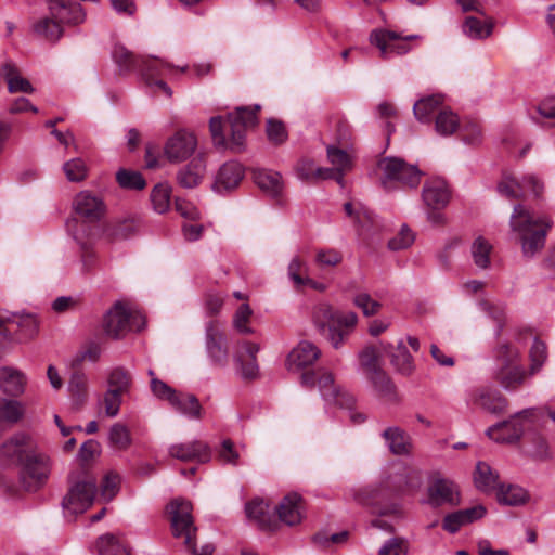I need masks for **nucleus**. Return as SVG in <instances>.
<instances>
[{"label":"nucleus","instance_id":"1","mask_svg":"<svg viewBox=\"0 0 555 555\" xmlns=\"http://www.w3.org/2000/svg\"><path fill=\"white\" fill-rule=\"evenodd\" d=\"M552 221L543 216H535L525 205L514 206L509 218L511 231L517 236L525 258H533L545 246V240Z\"/></svg>","mask_w":555,"mask_h":555},{"label":"nucleus","instance_id":"2","mask_svg":"<svg viewBox=\"0 0 555 555\" xmlns=\"http://www.w3.org/2000/svg\"><path fill=\"white\" fill-rule=\"evenodd\" d=\"M260 106L237 107L234 112L228 114L230 125V139L223 131L224 122L222 117H211L209 120V130L214 144L218 147L228 149L233 153H240L245 147V138L247 130L254 128L258 122L257 112Z\"/></svg>","mask_w":555,"mask_h":555},{"label":"nucleus","instance_id":"3","mask_svg":"<svg viewBox=\"0 0 555 555\" xmlns=\"http://www.w3.org/2000/svg\"><path fill=\"white\" fill-rule=\"evenodd\" d=\"M311 320L317 331L333 348L339 349L353 332L358 315L353 311L343 312L330 304L320 302L313 307Z\"/></svg>","mask_w":555,"mask_h":555},{"label":"nucleus","instance_id":"4","mask_svg":"<svg viewBox=\"0 0 555 555\" xmlns=\"http://www.w3.org/2000/svg\"><path fill=\"white\" fill-rule=\"evenodd\" d=\"M171 530L175 538H184L185 547L193 555H212L215 546L210 543L197 550L195 534L197 528L194 526L192 516V504L183 499H176L168 505Z\"/></svg>","mask_w":555,"mask_h":555},{"label":"nucleus","instance_id":"5","mask_svg":"<svg viewBox=\"0 0 555 555\" xmlns=\"http://www.w3.org/2000/svg\"><path fill=\"white\" fill-rule=\"evenodd\" d=\"M377 166L382 173L380 182L385 189L416 188L421 182V170L403 158L387 156L382 158Z\"/></svg>","mask_w":555,"mask_h":555},{"label":"nucleus","instance_id":"6","mask_svg":"<svg viewBox=\"0 0 555 555\" xmlns=\"http://www.w3.org/2000/svg\"><path fill=\"white\" fill-rule=\"evenodd\" d=\"M144 324V317L139 311L120 301L115 302L103 319V330L113 339H119L130 331H141Z\"/></svg>","mask_w":555,"mask_h":555},{"label":"nucleus","instance_id":"7","mask_svg":"<svg viewBox=\"0 0 555 555\" xmlns=\"http://www.w3.org/2000/svg\"><path fill=\"white\" fill-rule=\"evenodd\" d=\"M300 382L306 387L318 384L322 398L340 408H350L356 402V398L346 389L337 386L333 374L324 369L302 373Z\"/></svg>","mask_w":555,"mask_h":555},{"label":"nucleus","instance_id":"8","mask_svg":"<svg viewBox=\"0 0 555 555\" xmlns=\"http://www.w3.org/2000/svg\"><path fill=\"white\" fill-rule=\"evenodd\" d=\"M18 467V481L22 488L28 492H36L49 480L52 460L48 454L36 450Z\"/></svg>","mask_w":555,"mask_h":555},{"label":"nucleus","instance_id":"9","mask_svg":"<svg viewBox=\"0 0 555 555\" xmlns=\"http://www.w3.org/2000/svg\"><path fill=\"white\" fill-rule=\"evenodd\" d=\"M461 502L457 485L440 474H434L429 477L425 491V496L420 501L423 505L431 508L441 506H456Z\"/></svg>","mask_w":555,"mask_h":555},{"label":"nucleus","instance_id":"10","mask_svg":"<svg viewBox=\"0 0 555 555\" xmlns=\"http://www.w3.org/2000/svg\"><path fill=\"white\" fill-rule=\"evenodd\" d=\"M96 493L94 480H82L73 485L62 500L64 516L74 519L85 513L92 504Z\"/></svg>","mask_w":555,"mask_h":555},{"label":"nucleus","instance_id":"11","mask_svg":"<svg viewBox=\"0 0 555 555\" xmlns=\"http://www.w3.org/2000/svg\"><path fill=\"white\" fill-rule=\"evenodd\" d=\"M360 365L374 387L383 396H391L395 386L390 377L380 367L378 362V352L375 347L366 346L359 353Z\"/></svg>","mask_w":555,"mask_h":555},{"label":"nucleus","instance_id":"12","mask_svg":"<svg viewBox=\"0 0 555 555\" xmlns=\"http://www.w3.org/2000/svg\"><path fill=\"white\" fill-rule=\"evenodd\" d=\"M37 450V443L25 431H17L0 444V462L20 466Z\"/></svg>","mask_w":555,"mask_h":555},{"label":"nucleus","instance_id":"13","mask_svg":"<svg viewBox=\"0 0 555 555\" xmlns=\"http://www.w3.org/2000/svg\"><path fill=\"white\" fill-rule=\"evenodd\" d=\"M498 192L511 201L521 198L527 192L539 196L543 192V183L534 175H526L520 181L512 175H505L498 183Z\"/></svg>","mask_w":555,"mask_h":555},{"label":"nucleus","instance_id":"14","mask_svg":"<svg viewBox=\"0 0 555 555\" xmlns=\"http://www.w3.org/2000/svg\"><path fill=\"white\" fill-rule=\"evenodd\" d=\"M417 37L416 35L402 37L396 31L379 29L371 34L370 40L379 49L380 55L387 59L391 55L408 53L411 49L409 41Z\"/></svg>","mask_w":555,"mask_h":555},{"label":"nucleus","instance_id":"15","mask_svg":"<svg viewBox=\"0 0 555 555\" xmlns=\"http://www.w3.org/2000/svg\"><path fill=\"white\" fill-rule=\"evenodd\" d=\"M531 413V410L517 412L508 421H504L490 427L487 430V435L496 442H515L521 437L525 430V422Z\"/></svg>","mask_w":555,"mask_h":555},{"label":"nucleus","instance_id":"16","mask_svg":"<svg viewBox=\"0 0 555 555\" xmlns=\"http://www.w3.org/2000/svg\"><path fill=\"white\" fill-rule=\"evenodd\" d=\"M196 150L195 134L186 130H179L167 140L165 155L170 163L178 164L189 159Z\"/></svg>","mask_w":555,"mask_h":555},{"label":"nucleus","instance_id":"17","mask_svg":"<svg viewBox=\"0 0 555 555\" xmlns=\"http://www.w3.org/2000/svg\"><path fill=\"white\" fill-rule=\"evenodd\" d=\"M205 348L212 365L219 367L227 365L229 359L227 337L216 322H209L206 325Z\"/></svg>","mask_w":555,"mask_h":555},{"label":"nucleus","instance_id":"18","mask_svg":"<svg viewBox=\"0 0 555 555\" xmlns=\"http://www.w3.org/2000/svg\"><path fill=\"white\" fill-rule=\"evenodd\" d=\"M260 347L256 343L251 341H240L237 343L233 361L237 373L244 379H254L259 374V366L257 363V353Z\"/></svg>","mask_w":555,"mask_h":555},{"label":"nucleus","instance_id":"19","mask_svg":"<svg viewBox=\"0 0 555 555\" xmlns=\"http://www.w3.org/2000/svg\"><path fill=\"white\" fill-rule=\"evenodd\" d=\"M73 208L79 217L88 222L99 221L106 211L103 199L90 191L79 192L73 201Z\"/></svg>","mask_w":555,"mask_h":555},{"label":"nucleus","instance_id":"20","mask_svg":"<svg viewBox=\"0 0 555 555\" xmlns=\"http://www.w3.org/2000/svg\"><path fill=\"white\" fill-rule=\"evenodd\" d=\"M422 197L427 207L433 210H440L449 204L451 191L443 179L435 178L425 182Z\"/></svg>","mask_w":555,"mask_h":555},{"label":"nucleus","instance_id":"21","mask_svg":"<svg viewBox=\"0 0 555 555\" xmlns=\"http://www.w3.org/2000/svg\"><path fill=\"white\" fill-rule=\"evenodd\" d=\"M319 348L310 341H300L288 353L285 366L288 372L297 373L301 369L309 366L320 357Z\"/></svg>","mask_w":555,"mask_h":555},{"label":"nucleus","instance_id":"22","mask_svg":"<svg viewBox=\"0 0 555 555\" xmlns=\"http://www.w3.org/2000/svg\"><path fill=\"white\" fill-rule=\"evenodd\" d=\"M50 15L54 17L60 25H78L86 18L82 7L73 0H52L49 4Z\"/></svg>","mask_w":555,"mask_h":555},{"label":"nucleus","instance_id":"23","mask_svg":"<svg viewBox=\"0 0 555 555\" xmlns=\"http://www.w3.org/2000/svg\"><path fill=\"white\" fill-rule=\"evenodd\" d=\"M487 508L479 504L469 508L460 509L444 516L442 528L449 533H456L463 526L469 525L476 520L483 518Z\"/></svg>","mask_w":555,"mask_h":555},{"label":"nucleus","instance_id":"24","mask_svg":"<svg viewBox=\"0 0 555 555\" xmlns=\"http://www.w3.org/2000/svg\"><path fill=\"white\" fill-rule=\"evenodd\" d=\"M384 351L388 354L393 370L404 376H410L415 371L413 356L408 350L404 341L401 339L393 347L391 344L383 345Z\"/></svg>","mask_w":555,"mask_h":555},{"label":"nucleus","instance_id":"25","mask_svg":"<svg viewBox=\"0 0 555 555\" xmlns=\"http://www.w3.org/2000/svg\"><path fill=\"white\" fill-rule=\"evenodd\" d=\"M243 166L235 160L224 163L215 179L214 190L218 193L235 189L244 178Z\"/></svg>","mask_w":555,"mask_h":555},{"label":"nucleus","instance_id":"26","mask_svg":"<svg viewBox=\"0 0 555 555\" xmlns=\"http://www.w3.org/2000/svg\"><path fill=\"white\" fill-rule=\"evenodd\" d=\"M385 485L395 492L418 490L422 485V478L418 470L401 465L395 473L387 477Z\"/></svg>","mask_w":555,"mask_h":555},{"label":"nucleus","instance_id":"27","mask_svg":"<svg viewBox=\"0 0 555 555\" xmlns=\"http://www.w3.org/2000/svg\"><path fill=\"white\" fill-rule=\"evenodd\" d=\"M170 456L180 461H198L205 463L210 459L209 447L201 441L194 440L184 443H176L169 448Z\"/></svg>","mask_w":555,"mask_h":555},{"label":"nucleus","instance_id":"28","mask_svg":"<svg viewBox=\"0 0 555 555\" xmlns=\"http://www.w3.org/2000/svg\"><path fill=\"white\" fill-rule=\"evenodd\" d=\"M205 172L206 160L204 155L198 153L177 172V181L182 188L193 189L202 182Z\"/></svg>","mask_w":555,"mask_h":555},{"label":"nucleus","instance_id":"29","mask_svg":"<svg viewBox=\"0 0 555 555\" xmlns=\"http://www.w3.org/2000/svg\"><path fill=\"white\" fill-rule=\"evenodd\" d=\"M302 500L297 493L285 495L275 506L279 519L287 526L298 525L302 519Z\"/></svg>","mask_w":555,"mask_h":555},{"label":"nucleus","instance_id":"30","mask_svg":"<svg viewBox=\"0 0 555 555\" xmlns=\"http://www.w3.org/2000/svg\"><path fill=\"white\" fill-rule=\"evenodd\" d=\"M382 437L392 454L409 455L412 452V439L410 435L399 426L387 427L382 433Z\"/></svg>","mask_w":555,"mask_h":555},{"label":"nucleus","instance_id":"31","mask_svg":"<svg viewBox=\"0 0 555 555\" xmlns=\"http://www.w3.org/2000/svg\"><path fill=\"white\" fill-rule=\"evenodd\" d=\"M26 376L23 372L13 367L0 370V389L10 397H18L25 391Z\"/></svg>","mask_w":555,"mask_h":555},{"label":"nucleus","instance_id":"32","mask_svg":"<svg viewBox=\"0 0 555 555\" xmlns=\"http://www.w3.org/2000/svg\"><path fill=\"white\" fill-rule=\"evenodd\" d=\"M253 179L256 185L269 196L276 197L282 193L283 181L276 171L257 168L253 170Z\"/></svg>","mask_w":555,"mask_h":555},{"label":"nucleus","instance_id":"33","mask_svg":"<svg viewBox=\"0 0 555 555\" xmlns=\"http://www.w3.org/2000/svg\"><path fill=\"white\" fill-rule=\"evenodd\" d=\"M175 65L159 57L149 55L140 59V73L147 86L167 73H171Z\"/></svg>","mask_w":555,"mask_h":555},{"label":"nucleus","instance_id":"34","mask_svg":"<svg viewBox=\"0 0 555 555\" xmlns=\"http://www.w3.org/2000/svg\"><path fill=\"white\" fill-rule=\"evenodd\" d=\"M25 414V406L21 401L0 398V436L13 425L17 424Z\"/></svg>","mask_w":555,"mask_h":555},{"label":"nucleus","instance_id":"35","mask_svg":"<svg viewBox=\"0 0 555 555\" xmlns=\"http://www.w3.org/2000/svg\"><path fill=\"white\" fill-rule=\"evenodd\" d=\"M169 404L175 411L190 420H201L203 416V408L198 399L192 393L177 391Z\"/></svg>","mask_w":555,"mask_h":555},{"label":"nucleus","instance_id":"36","mask_svg":"<svg viewBox=\"0 0 555 555\" xmlns=\"http://www.w3.org/2000/svg\"><path fill=\"white\" fill-rule=\"evenodd\" d=\"M496 500L501 505L517 507L527 504L530 500V494L518 485L501 483L496 490Z\"/></svg>","mask_w":555,"mask_h":555},{"label":"nucleus","instance_id":"37","mask_svg":"<svg viewBox=\"0 0 555 555\" xmlns=\"http://www.w3.org/2000/svg\"><path fill=\"white\" fill-rule=\"evenodd\" d=\"M529 372L527 373L525 369L519 365L499 367L495 373L496 380L501 384V386L506 390H514L526 380Z\"/></svg>","mask_w":555,"mask_h":555},{"label":"nucleus","instance_id":"38","mask_svg":"<svg viewBox=\"0 0 555 555\" xmlns=\"http://www.w3.org/2000/svg\"><path fill=\"white\" fill-rule=\"evenodd\" d=\"M474 482L476 488L485 493L498 490L499 474L494 472L489 464L478 462L474 474Z\"/></svg>","mask_w":555,"mask_h":555},{"label":"nucleus","instance_id":"39","mask_svg":"<svg viewBox=\"0 0 555 555\" xmlns=\"http://www.w3.org/2000/svg\"><path fill=\"white\" fill-rule=\"evenodd\" d=\"M89 380L83 372L75 371L68 380L70 400L77 408L82 406L88 399Z\"/></svg>","mask_w":555,"mask_h":555},{"label":"nucleus","instance_id":"40","mask_svg":"<svg viewBox=\"0 0 555 555\" xmlns=\"http://www.w3.org/2000/svg\"><path fill=\"white\" fill-rule=\"evenodd\" d=\"M246 516L249 520L255 521L261 529H271L272 516L269 511V505L260 499H255L245 506Z\"/></svg>","mask_w":555,"mask_h":555},{"label":"nucleus","instance_id":"41","mask_svg":"<svg viewBox=\"0 0 555 555\" xmlns=\"http://www.w3.org/2000/svg\"><path fill=\"white\" fill-rule=\"evenodd\" d=\"M1 75L8 82V89L11 93L23 92L33 93L34 88L31 83L22 77L14 64L8 62L1 67Z\"/></svg>","mask_w":555,"mask_h":555},{"label":"nucleus","instance_id":"42","mask_svg":"<svg viewBox=\"0 0 555 555\" xmlns=\"http://www.w3.org/2000/svg\"><path fill=\"white\" fill-rule=\"evenodd\" d=\"M492 244L483 236L474 240L470 246V255L474 264L480 270H487L491 266Z\"/></svg>","mask_w":555,"mask_h":555},{"label":"nucleus","instance_id":"43","mask_svg":"<svg viewBox=\"0 0 555 555\" xmlns=\"http://www.w3.org/2000/svg\"><path fill=\"white\" fill-rule=\"evenodd\" d=\"M5 322L15 325L21 335L25 338H33L39 328L37 317L31 313L14 314L7 320L0 318V326Z\"/></svg>","mask_w":555,"mask_h":555},{"label":"nucleus","instance_id":"44","mask_svg":"<svg viewBox=\"0 0 555 555\" xmlns=\"http://www.w3.org/2000/svg\"><path fill=\"white\" fill-rule=\"evenodd\" d=\"M442 103L443 96L441 94H433L420 99L413 106L415 118L423 124L429 122L431 115L439 109Z\"/></svg>","mask_w":555,"mask_h":555},{"label":"nucleus","instance_id":"45","mask_svg":"<svg viewBox=\"0 0 555 555\" xmlns=\"http://www.w3.org/2000/svg\"><path fill=\"white\" fill-rule=\"evenodd\" d=\"M95 547L99 555H130L124 541L113 533L99 537Z\"/></svg>","mask_w":555,"mask_h":555},{"label":"nucleus","instance_id":"46","mask_svg":"<svg viewBox=\"0 0 555 555\" xmlns=\"http://www.w3.org/2000/svg\"><path fill=\"white\" fill-rule=\"evenodd\" d=\"M34 33L48 41L56 42L63 36V28L54 17H44L33 25Z\"/></svg>","mask_w":555,"mask_h":555},{"label":"nucleus","instance_id":"47","mask_svg":"<svg viewBox=\"0 0 555 555\" xmlns=\"http://www.w3.org/2000/svg\"><path fill=\"white\" fill-rule=\"evenodd\" d=\"M475 401L480 408L494 414L503 412L507 406L506 399L499 392L482 390Z\"/></svg>","mask_w":555,"mask_h":555},{"label":"nucleus","instance_id":"48","mask_svg":"<svg viewBox=\"0 0 555 555\" xmlns=\"http://www.w3.org/2000/svg\"><path fill=\"white\" fill-rule=\"evenodd\" d=\"M492 23H485L481 20L468 16L463 24V33L470 39L479 40L489 37L492 33Z\"/></svg>","mask_w":555,"mask_h":555},{"label":"nucleus","instance_id":"49","mask_svg":"<svg viewBox=\"0 0 555 555\" xmlns=\"http://www.w3.org/2000/svg\"><path fill=\"white\" fill-rule=\"evenodd\" d=\"M131 385V375L121 367L113 369L107 376V389H113L124 396L129 392Z\"/></svg>","mask_w":555,"mask_h":555},{"label":"nucleus","instance_id":"50","mask_svg":"<svg viewBox=\"0 0 555 555\" xmlns=\"http://www.w3.org/2000/svg\"><path fill=\"white\" fill-rule=\"evenodd\" d=\"M436 131L440 135H451L459 128V117L451 109L442 108L436 116Z\"/></svg>","mask_w":555,"mask_h":555},{"label":"nucleus","instance_id":"51","mask_svg":"<svg viewBox=\"0 0 555 555\" xmlns=\"http://www.w3.org/2000/svg\"><path fill=\"white\" fill-rule=\"evenodd\" d=\"M109 443L117 450H127L132 442L131 435L126 425L115 423L109 428L108 433Z\"/></svg>","mask_w":555,"mask_h":555},{"label":"nucleus","instance_id":"52","mask_svg":"<svg viewBox=\"0 0 555 555\" xmlns=\"http://www.w3.org/2000/svg\"><path fill=\"white\" fill-rule=\"evenodd\" d=\"M529 358H530V369H529V375L533 376L537 373L540 372L543 364L545 363L547 359V348L546 345L538 339L534 338L532 346L529 351Z\"/></svg>","mask_w":555,"mask_h":555},{"label":"nucleus","instance_id":"53","mask_svg":"<svg viewBox=\"0 0 555 555\" xmlns=\"http://www.w3.org/2000/svg\"><path fill=\"white\" fill-rule=\"evenodd\" d=\"M113 59L124 70H134L140 68V59L142 56L134 55L124 46H115L113 50Z\"/></svg>","mask_w":555,"mask_h":555},{"label":"nucleus","instance_id":"54","mask_svg":"<svg viewBox=\"0 0 555 555\" xmlns=\"http://www.w3.org/2000/svg\"><path fill=\"white\" fill-rule=\"evenodd\" d=\"M500 367L518 364L520 351L508 343L500 344L494 351Z\"/></svg>","mask_w":555,"mask_h":555},{"label":"nucleus","instance_id":"55","mask_svg":"<svg viewBox=\"0 0 555 555\" xmlns=\"http://www.w3.org/2000/svg\"><path fill=\"white\" fill-rule=\"evenodd\" d=\"M151 202L156 212H166L170 207V188L162 183L155 185L151 192Z\"/></svg>","mask_w":555,"mask_h":555},{"label":"nucleus","instance_id":"56","mask_svg":"<svg viewBox=\"0 0 555 555\" xmlns=\"http://www.w3.org/2000/svg\"><path fill=\"white\" fill-rule=\"evenodd\" d=\"M327 157L334 168L341 172L343 176L352 167V159L350 155L341 149H337L333 145L328 146Z\"/></svg>","mask_w":555,"mask_h":555},{"label":"nucleus","instance_id":"57","mask_svg":"<svg viewBox=\"0 0 555 555\" xmlns=\"http://www.w3.org/2000/svg\"><path fill=\"white\" fill-rule=\"evenodd\" d=\"M118 184L124 189L142 190L145 186V180L138 171L120 169L116 173Z\"/></svg>","mask_w":555,"mask_h":555},{"label":"nucleus","instance_id":"58","mask_svg":"<svg viewBox=\"0 0 555 555\" xmlns=\"http://www.w3.org/2000/svg\"><path fill=\"white\" fill-rule=\"evenodd\" d=\"M64 173L68 181L80 182L87 177V166L81 158H73L63 165Z\"/></svg>","mask_w":555,"mask_h":555},{"label":"nucleus","instance_id":"59","mask_svg":"<svg viewBox=\"0 0 555 555\" xmlns=\"http://www.w3.org/2000/svg\"><path fill=\"white\" fill-rule=\"evenodd\" d=\"M121 477L115 472H108L101 485V495L105 501L113 500L119 491Z\"/></svg>","mask_w":555,"mask_h":555},{"label":"nucleus","instance_id":"60","mask_svg":"<svg viewBox=\"0 0 555 555\" xmlns=\"http://www.w3.org/2000/svg\"><path fill=\"white\" fill-rule=\"evenodd\" d=\"M253 314L248 304H242L233 317V326L241 334H253L254 330L247 325Z\"/></svg>","mask_w":555,"mask_h":555},{"label":"nucleus","instance_id":"61","mask_svg":"<svg viewBox=\"0 0 555 555\" xmlns=\"http://www.w3.org/2000/svg\"><path fill=\"white\" fill-rule=\"evenodd\" d=\"M122 396L124 395L118 393L113 389H106L102 398V404L106 416L116 417L119 414Z\"/></svg>","mask_w":555,"mask_h":555},{"label":"nucleus","instance_id":"62","mask_svg":"<svg viewBox=\"0 0 555 555\" xmlns=\"http://www.w3.org/2000/svg\"><path fill=\"white\" fill-rule=\"evenodd\" d=\"M353 304L362 310L365 317H372L378 313L382 304L374 300L367 293H359L353 297Z\"/></svg>","mask_w":555,"mask_h":555},{"label":"nucleus","instance_id":"63","mask_svg":"<svg viewBox=\"0 0 555 555\" xmlns=\"http://www.w3.org/2000/svg\"><path fill=\"white\" fill-rule=\"evenodd\" d=\"M149 375L151 376V390L153 395L160 400H166L169 403L171 398L177 393V390L171 388L165 382L155 377L153 370L149 371Z\"/></svg>","mask_w":555,"mask_h":555},{"label":"nucleus","instance_id":"64","mask_svg":"<svg viewBox=\"0 0 555 555\" xmlns=\"http://www.w3.org/2000/svg\"><path fill=\"white\" fill-rule=\"evenodd\" d=\"M414 240L415 237L413 232L406 225H403L400 232L389 240L388 247L395 251L402 250L409 248L413 244Z\"/></svg>","mask_w":555,"mask_h":555}]
</instances>
